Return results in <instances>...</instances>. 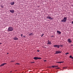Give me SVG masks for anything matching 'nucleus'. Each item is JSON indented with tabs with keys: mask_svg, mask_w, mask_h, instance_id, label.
Returning a JSON list of instances; mask_svg holds the SVG:
<instances>
[{
	"mask_svg": "<svg viewBox=\"0 0 73 73\" xmlns=\"http://www.w3.org/2000/svg\"><path fill=\"white\" fill-rule=\"evenodd\" d=\"M67 20L66 17H64V18L61 20V22H66Z\"/></svg>",
	"mask_w": 73,
	"mask_h": 73,
	"instance_id": "2",
	"label": "nucleus"
},
{
	"mask_svg": "<svg viewBox=\"0 0 73 73\" xmlns=\"http://www.w3.org/2000/svg\"><path fill=\"white\" fill-rule=\"evenodd\" d=\"M52 68H54V66H52Z\"/></svg>",
	"mask_w": 73,
	"mask_h": 73,
	"instance_id": "19",
	"label": "nucleus"
},
{
	"mask_svg": "<svg viewBox=\"0 0 73 73\" xmlns=\"http://www.w3.org/2000/svg\"><path fill=\"white\" fill-rule=\"evenodd\" d=\"M29 36H32V35H33V33H30L29 34Z\"/></svg>",
	"mask_w": 73,
	"mask_h": 73,
	"instance_id": "14",
	"label": "nucleus"
},
{
	"mask_svg": "<svg viewBox=\"0 0 73 73\" xmlns=\"http://www.w3.org/2000/svg\"><path fill=\"white\" fill-rule=\"evenodd\" d=\"M13 39L14 40H18V38L16 37L14 38Z\"/></svg>",
	"mask_w": 73,
	"mask_h": 73,
	"instance_id": "13",
	"label": "nucleus"
},
{
	"mask_svg": "<svg viewBox=\"0 0 73 73\" xmlns=\"http://www.w3.org/2000/svg\"><path fill=\"white\" fill-rule=\"evenodd\" d=\"M23 37H25V36H24Z\"/></svg>",
	"mask_w": 73,
	"mask_h": 73,
	"instance_id": "29",
	"label": "nucleus"
},
{
	"mask_svg": "<svg viewBox=\"0 0 73 73\" xmlns=\"http://www.w3.org/2000/svg\"><path fill=\"white\" fill-rule=\"evenodd\" d=\"M10 4L11 5H14V4H15V2H11L10 3Z\"/></svg>",
	"mask_w": 73,
	"mask_h": 73,
	"instance_id": "12",
	"label": "nucleus"
},
{
	"mask_svg": "<svg viewBox=\"0 0 73 73\" xmlns=\"http://www.w3.org/2000/svg\"><path fill=\"white\" fill-rule=\"evenodd\" d=\"M49 68H52V66L49 67Z\"/></svg>",
	"mask_w": 73,
	"mask_h": 73,
	"instance_id": "31",
	"label": "nucleus"
},
{
	"mask_svg": "<svg viewBox=\"0 0 73 73\" xmlns=\"http://www.w3.org/2000/svg\"><path fill=\"white\" fill-rule=\"evenodd\" d=\"M57 33H58L59 35H60V34L61 33V32L60 31H57Z\"/></svg>",
	"mask_w": 73,
	"mask_h": 73,
	"instance_id": "11",
	"label": "nucleus"
},
{
	"mask_svg": "<svg viewBox=\"0 0 73 73\" xmlns=\"http://www.w3.org/2000/svg\"><path fill=\"white\" fill-rule=\"evenodd\" d=\"M37 52H40V50H37Z\"/></svg>",
	"mask_w": 73,
	"mask_h": 73,
	"instance_id": "20",
	"label": "nucleus"
},
{
	"mask_svg": "<svg viewBox=\"0 0 73 73\" xmlns=\"http://www.w3.org/2000/svg\"><path fill=\"white\" fill-rule=\"evenodd\" d=\"M72 61H73V60H72Z\"/></svg>",
	"mask_w": 73,
	"mask_h": 73,
	"instance_id": "37",
	"label": "nucleus"
},
{
	"mask_svg": "<svg viewBox=\"0 0 73 73\" xmlns=\"http://www.w3.org/2000/svg\"><path fill=\"white\" fill-rule=\"evenodd\" d=\"M21 37H22V36H23V34H21Z\"/></svg>",
	"mask_w": 73,
	"mask_h": 73,
	"instance_id": "23",
	"label": "nucleus"
},
{
	"mask_svg": "<svg viewBox=\"0 0 73 73\" xmlns=\"http://www.w3.org/2000/svg\"><path fill=\"white\" fill-rule=\"evenodd\" d=\"M67 40L68 42V43H72V41L71 39L70 38L68 39Z\"/></svg>",
	"mask_w": 73,
	"mask_h": 73,
	"instance_id": "5",
	"label": "nucleus"
},
{
	"mask_svg": "<svg viewBox=\"0 0 73 73\" xmlns=\"http://www.w3.org/2000/svg\"><path fill=\"white\" fill-rule=\"evenodd\" d=\"M43 35H44V34H42V35L41 36V37H42Z\"/></svg>",
	"mask_w": 73,
	"mask_h": 73,
	"instance_id": "17",
	"label": "nucleus"
},
{
	"mask_svg": "<svg viewBox=\"0 0 73 73\" xmlns=\"http://www.w3.org/2000/svg\"><path fill=\"white\" fill-rule=\"evenodd\" d=\"M46 61V60H44V62H45V61Z\"/></svg>",
	"mask_w": 73,
	"mask_h": 73,
	"instance_id": "28",
	"label": "nucleus"
},
{
	"mask_svg": "<svg viewBox=\"0 0 73 73\" xmlns=\"http://www.w3.org/2000/svg\"><path fill=\"white\" fill-rule=\"evenodd\" d=\"M7 54H8V53H7Z\"/></svg>",
	"mask_w": 73,
	"mask_h": 73,
	"instance_id": "36",
	"label": "nucleus"
},
{
	"mask_svg": "<svg viewBox=\"0 0 73 73\" xmlns=\"http://www.w3.org/2000/svg\"><path fill=\"white\" fill-rule=\"evenodd\" d=\"M72 23L73 24V21H72Z\"/></svg>",
	"mask_w": 73,
	"mask_h": 73,
	"instance_id": "30",
	"label": "nucleus"
},
{
	"mask_svg": "<svg viewBox=\"0 0 73 73\" xmlns=\"http://www.w3.org/2000/svg\"><path fill=\"white\" fill-rule=\"evenodd\" d=\"M67 68L66 67H64L63 68V69H66Z\"/></svg>",
	"mask_w": 73,
	"mask_h": 73,
	"instance_id": "18",
	"label": "nucleus"
},
{
	"mask_svg": "<svg viewBox=\"0 0 73 73\" xmlns=\"http://www.w3.org/2000/svg\"><path fill=\"white\" fill-rule=\"evenodd\" d=\"M5 64H7V63H3L0 66H4V65H5Z\"/></svg>",
	"mask_w": 73,
	"mask_h": 73,
	"instance_id": "10",
	"label": "nucleus"
},
{
	"mask_svg": "<svg viewBox=\"0 0 73 73\" xmlns=\"http://www.w3.org/2000/svg\"><path fill=\"white\" fill-rule=\"evenodd\" d=\"M10 12L11 13H14V12H15V11L13 10H10Z\"/></svg>",
	"mask_w": 73,
	"mask_h": 73,
	"instance_id": "8",
	"label": "nucleus"
},
{
	"mask_svg": "<svg viewBox=\"0 0 73 73\" xmlns=\"http://www.w3.org/2000/svg\"><path fill=\"white\" fill-rule=\"evenodd\" d=\"M1 7H2V8H3V7H3V6H1Z\"/></svg>",
	"mask_w": 73,
	"mask_h": 73,
	"instance_id": "26",
	"label": "nucleus"
},
{
	"mask_svg": "<svg viewBox=\"0 0 73 73\" xmlns=\"http://www.w3.org/2000/svg\"><path fill=\"white\" fill-rule=\"evenodd\" d=\"M48 42L47 43V44H52V43H51V42H50V41H49V40H48Z\"/></svg>",
	"mask_w": 73,
	"mask_h": 73,
	"instance_id": "9",
	"label": "nucleus"
},
{
	"mask_svg": "<svg viewBox=\"0 0 73 73\" xmlns=\"http://www.w3.org/2000/svg\"><path fill=\"white\" fill-rule=\"evenodd\" d=\"M70 58H72V59H73V57H72V56L71 55L70 56Z\"/></svg>",
	"mask_w": 73,
	"mask_h": 73,
	"instance_id": "15",
	"label": "nucleus"
},
{
	"mask_svg": "<svg viewBox=\"0 0 73 73\" xmlns=\"http://www.w3.org/2000/svg\"><path fill=\"white\" fill-rule=\"evenodd\" d=\"M57 62L58 64H60L61 63H62V62Z\"/></svg>",
	"mask_w": 73,
	"mask_h": 73,
	"instance_id": "16",
	"label": "nucleus"
},
{
	"mask_svg": "<svg viewBox=\"0 0 73 73\" xmlns=\"http://www.w3.org/2000/svg\"><path fill=\"white\" fill-rule=\"evenodd\" d=\"M56 69H60V68H56Z\"/></svg>",
	"mask_w": 73,
	"mask_h": 73,
	"instance_id": "25",
	"label": "nucleus"
},
{
	"mask_svg": "<svg viewBox=\"0 0 73 73\" xmlns=\"http://www.w3.org/2000/svg\"><path fill=\"white\" fill-rule=\"evenodd\" d=\"M55 54H58V53H61V51H55Z\"/></svg>",
	"mask_w": 73,
	"mask_h": 73,
	"instance_id": "7",
	"label": "nucleus"
},
{
	"mask_svg": "<svg viewBox=\"0 0 73 73\" xmlns=\"http://www.w3.org/2000/svg\"><path fill=\"white\" fill-rule=\"evenodd\" d=\"M46 19H48L50 20H53L54 18L53 17H51L48 16L47 17Z\"/></svg>",
	"mask_w": 73,
	"mask_h": 73,
	"instance_id": "4",
	"label": "nucleus"
},
{
	"mask_svg": "<svg viewBox=\"0 0 73 73\" xmlns=\"http://www.w3.org/2000/svg\"><path fill=\"white\" fill-rule=\"evenodd\" d=\"M34 62H32V63H34Z\"/></svg>",
	"mask_w": 73,
	"mask_h": 73,
	"instance_id": "34",
	"label": "nucleus"
},
{
	"mask_svg": "<svg viewBox=\"0 0 73 73\" xmlns=\"http://www.w3.org/2000/svg\"><path fill=\"white\" fill-rule=\"evenodd\" d=\"M54 47V48H59L60 46V45H54L53 46Z\"/></svg>",
	"mask_w": 73,
	"mask_h": 73,
	"instance_id": "3",
	"label": "nucleus"
},
{
	"mask_svg": "<svg viewBox=\"0 0 73 73\" xmlns=\"http://www.w3.org/2000/svg\"><path fill=\"white\" fill-rule=\"evenodd\" d=\"M33 58L34 59V60H38V59H41V58H39V57H34Z\"/></svg>",
	"mask_w": 73,
	"mask_h": 73,
	"instance_id": "6",
	"label": "nucleus"
},
{
	"mask_svg": "<svg viewBox=\"0 0 73 73\" xmlns=\"http://www.w3.org/2000/svg\"><path fill=\"white\" fill-rule=\"evenodd\" d=\"M66 54H69V53H68V52H67V53H66Z\"/></svg>",
	"mask_w": 73,
	"mask_h": 73,
	"instance_id": "21",
	"label": "nucleus"
},
{
	"mask_svg": "<svg viewBox=\"0 0 73 73\" xmlns=\"http://www.w3.org/2000/svg\"><path fill=\"white\" fill-rule=\"evenodd\" d=\"M17 64V65H19V63H16V64Z\"/></svg>",
	"mask_w": 73,
	"mask_h": 73,
	"instance_id": "22",
	"label": "nucleus"
},
{
	"mask_svg": "<svg viewBox=\"0 0 73 73\" xmlns=\"http://www.w3.org/2000/svg\"><path fill=\"white\" fill-rule=\"evenodd\" d=\"M60 46L62 47V45H60Z\"/></svg>",
	"mask_w": 73,
	"mask_h": 73,
	"instance_id": "27",
	"label": "nucleus"
},
{
	"mask_svg": "<svg viewBox=\"0 0 73 73\" xmlns=\"http://www.w3.org/2000/svg\"><path fill=\"white\" fill-rule=\"evenodd\" d=\"M2 43H0V44H1Z\"/></svg>",
	"mask_w": 73,
	"mask_h": 73,
	"instance_id": "33",
	"label": "nucleus"
},
{
	"mask_svg": "<svg viewBox=\"0 0 73 73\" xmlns=\"http://www.w3.org/2000/svg\"><path fill=\"white\" fill-rule=\"evenodd\" d=\"M56 67H58V66H56Z\"/></svg>",
	"mask_w": 73,
	"mask_h": 73,
	"instance_id": "32",
	"label": "nucleus"
},
{
	"mask_svg": "<svg viewBox=\"0 0 73 73\" xmlns=\"http://www.w3.org/2000/svg\"><path fill=\"white\" fill-rule=\"evenodd\" d=\"M72 5V6H73V5Z\"/></svg>",
	"mask_w": 73,
	"mask_h": 73,
	"instance_id": "35",
	"label": "nucleus"
},
{
	"mask_svg": "<svg viewBox=\"0 0 73 73\" xmlns=\"http://www.w3.org/2000/svg\"><path fill=\"white\" fill-rule=\"evenodd\" d=\"M54 68L56 67V66H54Z\"/></svg>",
	"mask_w": 73,
	"mask_h": 73,
	"instance_id": "24",
	"label": "nucleus"
},
{
	"mask_svg": "<svg viewBox=\"0 0 73 73\" xmlns=\"http://www.w3.org/2000/svg\"><path fill=\"white\" fill-rule=\"evenodd\" d=\"M7 31L9 32H11L13 31V28L12 27H10L8 28Z\"/></svg>",
	"mask_w": 73,
	"mask_h": 73,
	"instance_id": "1",
	"label": "nucleus"
}]
</instances>
